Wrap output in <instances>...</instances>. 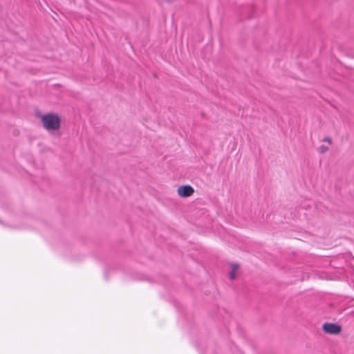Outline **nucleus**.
Masks as SVG:
<instances>
[{"label": "nucleus", "instance_id": "obj_1", "mask_svg": "<svg viewBox=\"0 0 354 354\" xmlns=\"http://www.w3.org/2000/svg\"><path fill=\"white\" fill-rule=\"evenodd\" d=\"M43 127L48 131H57L60 128V118L54 113H48L41 115Z\"/></svg>", "mask_w": 354, "mask_h": 354}, {"label": "nucleus", "instance_id": "obj_2", "mask_svg": "<svg viewBox=\"0 0 354 354\" xmlns=\"http://www.w3.org/2000/svg\"><path fill=\"white\" fill-rule=\"evenodd\" d=\"M322 328L326 333L330 335H337L342 330V328L339 325L333 323H325L323 324Z\"/></svg>", "mask_w": 354, "mask_h": 354}, {"label": "nucleus", "instance_id": "obj_3", "mask_svg": "<svg viewBox=\"0 0 354 354\" xmlns=\"http://www.w3.org/2000/svg\"><path fill=\"white\" fill-rule=\"evenodd\" d=\"M194 192V188L190 185H183L178 187L177 193L180 197L186 198L192 196Z\"/></svg>", "mask_w": 354, "mask_h": 354}, {"label": "nucleus", "instance_id": "obj_4", "mask_svg": "<svg viewBox=\"0 0 354 354\" xmlns=\"http://www.w3.org/2000/svg\"><path fill=\"white\" fill-rule=\"evenodd\" d=\"M239 269V266L237 264H232L231 265V271L230 272L229 277L230 279L233 280L236 277V271Z\"/></svg>", "mask_w": 354, "mask_h": 354}, {"label": "nucleus", "instance_id": "obj_5", "mask_svg": "<svg viewBox=\"0 0 354 354\" xmlns=\"http://www.w3.org/2000/svg\"><path fill=\"white\" fill-rule=\"evenodd\" d=\"M328 150V148L324 145L320 146L319 148V151L322 153L326 152Z\"/></svg>", "mask_w": 354, "mask_h": 354}, {"label": "nucleus", "instance_id": "obj_6", "mask_svg": "<svg viewBox=\"0 0 354 354\" xmlns=\"http://www.w3.org/2000/svg\"><path fill=\"white\" fill-rule=\"evenodd\" d=\"M324 142H328L329 144H331V143H332V140H331V139H330V138H328V137H327V138H325L324 139Z\"/></svg>", "mask_w": 354, "mask_h": 354}]
</instances>
